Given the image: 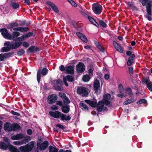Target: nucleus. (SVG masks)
<instances>
[{
    "label": "nucleus",
    "instance_id": "f257e3e1",
    "mask_svg": "<svg viewBox=\"0 0 152 152\" xmlns=\"http://www.w3.org/2000/svg\"><path fill=\"white\" fill-rule=\"evenodd\" d=\"M34 142L32 141L28 144L20 147V149H18L10 144L8 143V145L3 142L0 143V148L2 149H6L8 148L9 151L12 152H29L31 151L34 145Z\"/></svg>",
    "mask_w": 152,
    "mask_h": 152
},
{
    "label": "nucleus",
    "instance_id": "f03ea898",
    "mask_svg": "<svg viewBox=\"0 0 152 152\" xmlns=\"http://www.w3.org/2000/svg\"><path fill=\"white\" fill-rule=\"evenodd\" d=\"M49 113L51 117L57 119L61 118V120L63 121H69L71 119V116L69 115H68L66 116L65 114L57 111L54 112L50 111Z\"/></svg>",
    "mask_w": 152,
    "mask_h": 152
},
{
    "label": "nucleus",
    "instance_id": "7ed1b4c3",
    "mask_svg": "<svg viewBox=\"0 0 152 152\" xmlns=\"http://www.w3.org/2000/svg\"><path fill=\"white\" fill-rule=\"evenodd\" d=\"M48 71L46 68H44L42 70L41 67L39 68L37 73V80L38 83L40 82L41 80V74L43 76H45L48 73Z\"/></svg>",
    "mask_w": 152,
    "mask_h": 152
},
{
    "label": "nucleus",
    "instance_id": "20e7f679",
    "mask_svg": "<svg viewBox=\"0 0 152 152\" xmlns=\"http://www.w3.org/2000/svg\"><path fill=\"white\" fill-rule=\"evenodd\" d=\"M77 92V94L82 95L83 96H86L88 94V88L83 86H78Z\"/></svg>",
    "mask_w": 152,
    "mask_h": 152
},
{
    "label": "nucleus",
    "instance_id": "39448f33",
    "mask_svg": "<svg viewBox=\"0 0 152 152\" xmlns=\"http://www.w3.org/2000/svg\"><path fill=\"white\" fill-rule=\"evenodd\" d=\"M42 141L43 140L42 138H39L37 143V146L40 149L42 150L46 149L48 145V143L47 141H44L43 143H41Z\"/></svg>",
    "mask_w": 152,
    "mask_h": 152
},
{
    "label": "nucleus",
    "instance_id": "423d86ee",
    "mask_svg": "<svg viewBox=\"0 0 152 152\" xmlns=\"http://www.w3.org/2000/svg\"><path fill=\"white\" fill-rule=\"evenodd\" d=\"M102 7L100 4H93L92 6V9L96 15L100 14L102 11Z\"/></svg>",
    "mask_w": 152,
    "mask_h": 152
},
{
    "label": "nucleus",
    "instance_id": "0eeeda50",
    "mask_svg": "<svg viewBox=\"0 0 152 152\" xmlns=\"http://www.w3.org/2000/svg\"><path fill=\"white\" fill-rule=\"evenodd\" d=\"M58 99V96L56 94H52L49 95L47 98V102L49 104L54 103Z\"/></svg>",
    "mask_w": 152,
    "mask_h": 152
},
{
    "label": "nucleus",
    "instance_id": "6e6552de",
    "mask_svg": "<svg viewBox=\"0 0 152 152\" xmlns=\"http://www.w3.org/2000/svg\"><path fill=\"white\" fill-rule=\"evenodd\" d=\"M0 32L4 38L8 39H10L11 37V34L8 33V30L6 28H2L1 29Z\"/></svg>",
    "mask_w": 152,
    "mask_h": 152
},
{
    "label": "nucleus",
    "instance_id": "1a4fd4ad",
    "mask_svg": "<svg viewBox=\"0 0 152 152\" xmlns=\"http://www.w3.org/2000/svg\"><path fill=\"white\" fill-rule=\"evenodd\" d=\"M85 67L84 64L81 62L78 63L76 66V70L78 73H82L85 70Z\"/></svg>",
    "mask_w": 152,
    "mask_h": 152
},
{
    "label": "nucleus",
    "instance_id": "9d476101",
    "mask_svg": "<svg viewBox=\"0 0 152 152\" xmlns=\"http://www.w3.org/2000/svg\"><path fill=\"white\" fill-rule=\"evenodd\" d=\"M14 52H10L7 53H1L0 54V61H3L4 59L9 58L10 57L13 56Z\"/></svg>",
    "mask_w": 152,
    "mask_h": 152
},
{
    "label": "nucleus",
    "instance_id": "9b49d317",
    "mask_svg": "<svg viewBox=\"0 0 152 152\" xmlns=\"http://www.w3.org/2000/svg\"><path fill=\"white\" fill-rule=\"evenodd\" d=\"M33 34V32H29L26 34L23 35L22 36L18 37L19 42H21L23 40L30 37L32 36Z\"/></svg>",
    "mask_w": 152,
    "mask_h": 152
},
{
    "label": "nucleus",
    "instance_id": "f8f14e48",
    "mask_svg": "<svg viewBox=\"0 0 152 152\" xmlns=\"http://www.w3.org/2000/svg\"><path fill=\"white\" fill-rule=\"evenodd\" d=\"M93 86L95 92L97 93L100 87V83L98 80L96 79L94 80Z\"/></svg>",
    "mask_w": 152,
    "mask_h": 152
},
{
    "label": "nucleus",
    "instance_id": "ddd939ff",
    "mask_svg": "<svg viewBox=\"0 0 152 152\" xmlns=\"http://www.w3.org/2000/svg\"><path fill=\"white\" fill-rule=\"evenodd\" d=\"M40 50V49L39 48L35 46L32 45L28 48L27 52L29 53H35Z\"/></svg>",
    "mask_w": 152,
    "mask_h": 152
},
{
    "label": "nucleus",
    "instance_id": "4468645a",
    "mask_svg": "<svg viewBox=\"0 0 152 152\" xmlns=\"http://www.w3.org/2000/svg\"><path fill=\"white\" fill-rule=\"evenodd\" d=\"M12 124L9 122H6L4 125V129L6 132H11L12 129Z\"/></svg>",
    "mask_w": 152,
    "mask_h": 152
},
{
    "label": "nucleus",
    "instance_id": "2eb2a0df",
    "mask_svg": "<svg viewBox=\"0 0 152 152\" xmlns=\"http://www.w3.org/2000/svg\"><path fill=\"white\" fill-rule=\"evenodd\" d=\"M12 131H19L22 130L21 126L18 124L16 123L12 124Z\"/></svg>",
    "mask_w": 152,
    "mask_h": 152
},
{
    "label": "nucleus",
    "instance_id": "dca6fc26",
    "mask_svg": "<svg viewBox=\"0 0 152 152\" xmlns=\"http://www.w3.org/2000/svg\"><path fill=\"white\" fill-rule=\"evenodd\" d=\"M74 66L71 65L68 66L66 67V73L71 75L74 73Z\"/></svg>",
    "mask_w": 152,
    "mask_h": 152
},
{
    "label": "nucleus",
    "instance_id": "f3484780",
    "mask_svg": "<svg viewBox=\"0 0 152 152\" xmlns=\"http://www.w3.org/2000/svg\"><path fill=\"white\" fill-rule=\"evenodd\" d=\"M47 4L51 7L55 12L58 13L59 12L58 7L53 2L50 1H48L47 2Z\"/></svg>",
    "mask_w": 152,
    "mask_h": 152
},
{
    "label": "nucleus",
    "instance_id": "a211bd4d",
    "mask_svg": "<svg viewBox=\"0 0 152 152\" xmlns=\"http://www.w3.org/2000/svg\"><path fill=\"white\" fill-rule=\"evenodd\" d=\"M96 107H97V110L98 112H102L104 107V104L103 101H99Z\"/></svg>",
    "mask_w": 152,
    "mask_h": 152
},
{
    "label": "nucleus",
    "instance_id": "6ab92c4d",
    "mask_svg": "<svg viewBox=\"0 0 152 152\" xmlns=\"http://www.w3.org/2000/svg\"><path fill=\"white\" fill-rule=\"evenodd\" d=\"M62 111L64 113H68L70 111V108L69 105L66 104L63 105L61 107Z\"/></svg>",
    "mask_w": 152,
    "mask_h": 152
},
{
    "label": "nucleus",
    "instance_id": "aec40b11",
    "mask_svg": "<svg viewBox=\"0 0 152 152\" xmlns=\"http://www.w3.org/2000/svg\"><path fill=\"white\" fill-rule=\"evenodd\" d=\"M85 102L93 107H96L98 104L96 101H91L89 100H85Z\"/></svg>",
    "mask_w": 152,
    "mask_h": 152
},
{
    "label": "nucleus",
    "instance_id": "412c9836",
    "mask_svg": "<svg viewBox=\"0 0 152 152\" xmlns=\"http://www.w3.org/2000/svg\"><path fill=\"white\" fill-rule=\"evenodd\" d=\"M135 57V55L134 54H132L128 58L127 63V64L128 66H130L132 64L134 61V58Z\"/></svg>",
    "mask_w": 152,
    "mask_h": 152
},
{
    "label": "nucleus",
    "instance_id": "4be33fe9",
    "mask_svg": "<svg viewBox=\"0 0 152 152\" xmlns=\"http://www.w3.org/2000/svg\"><path fill=\"white\" fill-rule=\"evenodd\" d=\"M22 42H20L12 44L11 50L19 48L22 45Z\"/></svg>",
    "mask_w": 152,
    "mask_h": 152
},
{
    "label": "nucleus",
    "instance_id": "5701e85b",
    "mask_svg": "<svg viewBox=\"0 0 152 152\" xmlns=\"http://www.w3.org/2000/svg\"><path fill=\"white\" fill-rule=\"evenodd\" d=\"M20 35V33L19 32L17 31H13L12 33V35L11 34V38L10 40L13 39L17 38Z\"/></svg>",
    "mask_w": 152,
    "mask_h": 152
},
{
    "label": "nucleus",
    "instance_id": "b1692460",
    "mask_svg": "<svg viewBox=\"0 0 152 152\" xmlns=\"http://www.w3.org/2000/svg\"><path fill=\"white\" fill-rule=\"evenodd\" d=\"M23 134H18L15 136H12L11 138L13 140H19L23 137Z\"/></svg>",
    "mask_w": 152,
    "mask_h": 152
},
{
    "label": "nucleus",
    "instance_id": "393cba45",
    "mask_svg": "<svg viewBox=\"0 0 152 152\" xmlns=\"http://www.w3.org/2000/svg\"><path fill=\"white\" fill-rule=\"evenodd\" d=\"M112 99V98L111 97V96L110 94L109 93H107L104 94L103 96V98L102 101H104L105 100H111Z\"/></svg>",
    "mask_w": 152,
    "mask_h": 152
},
{
    "label": "nucleus",
    "instance_id": "a878e982",
    "mask_svg": "<svg viewBox=\"0 0 152 152\" xmlns=\"http://www.w3.org/2000/svg\"><path fill=\"white\" fill-rule=\"evenodd\" d=\"M95 44L96 47L99 50L102 52H104V49L103 47L101 45L99 42L95 41Z\"/></svg>",
    "mask_w": 152,
    "mask_h": 152
},
{
    "label": "nucleus",
    "instance_id": "bb28decb",
    "mask_svg": "<svg viewBox=\"0 0 152 152\" xmlns=\"http://www.w3.org/2000/svg\"><path fill=\"white\" fill-rule=\"evenodd\" d=\"M18 26L19 24L17 22H12L9 23L7 28L8 29H10L14 27H18Z\"/></svg>",
    "mask_w": 152,
    "mask_h": 152
},
{
    "label": "nucleus",
    "instance_id": "cd10ccee",
    "mask_svg": "<svg viewBox=\"0 0 152 152\" xmlns=\"http://www.w3.org/2000/svg\"><path fill=\"white\" fill-rule=\"evenodd\" d=\"M140 124V121H134L133 122V126L132 127V129L134 130L136 129H137V127Z\"/></svg>",
    "mask_w": 152,
    "mask_h": 152
},
{
    "label": "nucleus",
    "instance_id": "c85d7f7f",
    "mask_svg": "<svg viewBox=\"0 0 152 152\" xmlns=\"http://www.w3.org/2000/svg\"><path fill=\"white\" fill-rule=\"evenodd\" d=\"M79 104L80 108L82 110L87 111L88 109V107L85 104L80 102Z\"/></svg>",
    "mask_w": 152,
    "mask_h": 152
},
{
    "label": "nucleus",
    "instance_id": "c756f323",
    "mask_svg": "<svg viewBox=\"0 0 152 152\" xmlns=\"http://www.w3.org/2000/svg\"><path fill=\"white\" fill-rule=\"evenodd\" d=\"M134 99L131 98L127 100L124 102L123 104L124 105H126L128 104L133 103L135 101Z\"/></svg>",
    "mask_w": 152,
    "mask_h": 152
},
{
    "label": "nucleus",
    "instance_id": "7c9ffc66",
    "mask_svg": "<svg viewBox=\"0 0 152 152\" xmlns=\"http://www.w3.org/2000/svg\"><path fill=\"white\" fill-rule=\"evenodd\" d=\"M82 79L84 82H87L90 80L91 77L89 75L86 74L83 76Z\"/></svg>",
    "mask_w": 152,
    "mask_h": 152
},
{
    "label": "nucleus",
    "instance_id": "2f4dec72",
    "mask_svg": "<svg viewBox=\"0 0 152 152\" xmlns=\"http://www.w3.org/2000/svg\"><path fill=\"white\" fill-rule=\"evenodd\" d=\"M64 77L67 80L70 82H72L74 81V77L69 75H68L65 77Z\"/></svg>",
    "mask_w": 152,
    "mask_h": 152
},
{
    "label": "nucleus",
    "instance_id": "473e14b6",
    "mask_svg": "<svg viewBox=\"0 0 152 152\" xmlns=\"http://www.w3.org/2000/svg\"><path fill=\"white\" fill-rule=\"evenodd\" d=\"M11 5L13 9L15 10L19 7V4L16 2H12Z\"/></svg>",
    "mask_w": 152,
    "mask_h": 152
},
{
    "label": "nucleus",
    "instance_id": "72a5a7b5",
    "mask_svg": "<svg viewBox=\"0 0 152 152\" xmlns=\"http://www.w3.org/2000/svg\"><path fill=\"white\" fill-rule=\"evenodd\" d=\"M49 152H58V149L54 147L50 146L49 147Z\"/></svg>",
    "mask_w": 152,
    "mask_h": 152
},
{
    "label": "nucleus",
    "instance_id": "f704fd0d",
    "mask_svg": "<svg viewBox=\"0 0 152 152\" xmlns=\"http://www.w3.org/2000/svg\"><path fill=\"white\" fill-rule=\"evenodd\" d=\"M102 101L104 104V105L105 104L106 106L110 107L111 106L112 103L109 100H105Z\"/></svg>",
    "mask_w": 152,
    "mask_h": 152
},
{
    "label": "nucleus",
    "instance_id": "c9c22d12",
    "mask_svg": "<svg viewBox=\"0 0 152 152\" xmlns=\"http://www.w3.org/2000/svg\"><path fill=\"white\" fill-rule=\"evenodd\" d=\"M11 45L12 42H7L4 43V45L6 46L10 51L11 50Z\"/></svg>",
    "mask_w": 152,
    "mask_h": 152
},
{
    "label": "nucleus",
    "instance_id": "e433bc0d",
    "mask_svg": "<svg viewBox=\"0 0 152 152\" xmlns=\"http://www.w3.org/2000/svg\"><path fill=\"white\" fill-rule=\"evenodd\" d=\"M29 30V28L28 27H20V31L22 32H26Z\"/></svg>",
    "mask_w": 152,
    "mask_h": 152
},
{
    "label": "nucleus",
    "instance_id": "4c0bfd02",
    "mask_svg": "<svg viewBox=\"0 0 152 152\" xmlns=\"http://www.w3.org/2000/svg\"><path fill=\"white\" fill-rule=\"evenodd\" d=\"M149 80L147 78H144L142 80V83L143 84L145 83L147 85V87L148 88V84L149 83H151V82H148Z\"/></svg>",
    "mask_w": 152,
    "mask_h": 152
},
{
    "label": "nucleus",
    "instance_id": "58836bf2",
    "mask_svg": "<svg viewBox=\"0 0 152 152\" xmlns=\"http://www.w3.org/2000/svg\"><path fill=\"white\" fill-rule=\"evenodd\" d=\"M147 103V101L145 99H140L137 102V103L138 104H142V103L145 104Z\"/></svg>",
    "mask_w": 152,
    "mask_h": 152
},
{
    "label": "nucleus",
    "instance_id": "ea45409f",
    "mask_svg": "<svg viewBox=\"0 0 152 152\" xmlns=\"http://www.w3.org/2000/svg\"><path fill=\"white\" fill-rule=\"evenodd\" d=\"M25 53V50L23 49H21L17 52V54L18 56H22Z\"/></svg>",
    "mask_w": 152,
    "mask_h": 152
},
{
    "label": "nucleus",
    "instance_id": "a19ab883",
    "mask_svg": "<svg viewBox=\"0 0 152 152\" xmlns=\"http://www.w3.org/2000/svg\"><path fill=\"white\" fill-rule=\"evenodd\" d=\"M126 91L128 92V95L131 97L133 95V94L131 89L130 88H127L126 90Z\"/></svg>",
    "mask_w": 152,
    "mask_h": 152
},
{
    "label": "nucleus",
    "instance_id": "79ce46f5",
    "mask_svg": "<svg viewBox=\"0 0 152 152\" xmlns=\"http://www.w3.org/2000/svg\"><path fill=\"white\" fill-rule=\"evenodd\" d=\"M31 140L30 137L29 136L26 137L22 141L24 144H26V143L28 142Z\"/></svg>",
    "mask_w": 152,
    "mask_h": 152
},
{
    "label": "nucleus",
    "instance_id": "37998d69",
    "mask_svg": "<svg viewBox=\"0 0 152 152\" xmlns=\"http://www.w3.org/2000/svg\"><path fill=\"white\" fill-rule=\"evenodd\" d=\"M100 24L103 28H106L107 26V24L102 20H100L99 22Z\"/></svg>",
    "mask_w": 152,
    "mask_h": 152
},
{
    "label": "nucleus",
    "instance_id": "c03bdc74",
    "mask_svg": "<svg viewBox=\"0 0 152 152\" xmlns=\"http://www.w3.org/2000/svg\"><path fill=\"white\" fill-rule=\"evenodd\" d=\"M147 5L146 6V8H151L152 6V1L148 0L147 2Z\"/></svg>",
    "mask_w": 152,
    "mask_h": 152
},
{
    "label": "nucleus",
    "instance_id": "a18cd8bd",
    "mask_svg": "<svg viewBox=\"0 0 152 152\" xmlns=\"http://www.w3.org/2000/svg\"><path fill=\"white\" fill-rule=\"evenodd\" d=\"M63 102L64 103L68 104L70 103V102L69 99L67 96H66L64 99H63Z\"/></svg>",
    "mask_w": 152,
    "mask_h": 152
},
{
    "label": "nucleus",
    "instance_id": "49530a36",
    "mask_svg": "<svg viewBox=\"0 0 152 152\" xmlns=\"http://www.w3.org/2000/svg\"><path fill=\"white\" fill-rule=\"evenodd\" d=\"M54 88L56 91H62V87L60 86H54Z\"/></svg>",
    "mask_w": 152,
    "mask_h": 152
},
{
    "label": "nucleus",
    "instance_id": "de8ad7c7",
    "mask_svg": "<svg viewBox=\"0 0 152 152\" xmlns=\"http://www.w3.org/2000/svg\"><path fill=\"white\" fill-rule=\"evenodd\" d=\"M118 90L119 92L120 93H122L123 91V87L122 85L121 84H119L118 86Z\"/></svg>",
    "mask_w": 152,
    "mask_h": 152
},
{
    "label": "nucleus",
    "instance_id": "09e8293b",
    "mask_svg": "<svg viewBox=\"0 0 152 152\" xmlns=\"http://www.w3.org/2000/svg\"><path fill=\"white\" fill-rule=\"evenodd\" d=\"M59 96L62 99H64L65 97H66V95L65 94L60 92L59 94Z\"/></svg>",
    "mask_w": 152,
    "mask_h": 152
},
{
    "label": "nucleus",
    "instance_id": "8fccbe9b",
    "mask_svg": "<svg viewBox=\"0 0 152 152\" xmlns=\"http://www.w3.org/2000/svg\"><path fill=\"white\" fill-rule=\"evenodd\" d=\"M10 50L8 48H7V47H4L2 48L1 50V52H7L10 51Z\"/></svg>",
    "mask_w": 152,
    "mask_h": 152
},
{
    "label": "nucleus",
    "instance_id": "3c124183",
    "mask_svg": "<svg viewBox=\"0 0 152 152\" xmlns=\"http://www.w3.org/2000/svg\"><path fill=\"white\" fill-rule=\"evenodd\" d=\"M80 39L85 43L88 42L87 38L84 35L82 37V38H81Z\"/></svg>",
    "mask_w": 152,
    "mask_h": 152
},
{
    "label": "nucleus",
    "instance_id": "603ef678",
    "mask_svg": "<svg viewBox=\"0 0 152 152\" xmlns=\"http://www.w3.org/2000/svg\"><path fill=\"white\" fill-rule=\"evenodd\" d=\"M22 44L23 46V47L26 48L28 47L29 46V44L28 42L25 41L22 43Z\"/></svg>",
    "mask_w": 152,
    "mask_h": 152
},
{
    "label": "nucleus",
    "instance_id": "864d4df0",
    "mask_svg": "<svg viewBox=\"0 0 152 152\" xmlns=\"http://www.w3.org/2000/svg\"><path fill=\"white\" fill-rule=\"evenodd\" d=\"M81 14L84 17L86 18H88V17L89 16L88 14L84 11H81Z\"/></svg>",
    "mask_w": 152,
    "mask_h": 152
},
{
    "label": "nucleus",
    "instance_id": "5fc2aeb1",
    "mask_svg": "<svg viewBox=\"0 0 152 152\" xmlns=\"http://www.w3.org/2000/svg\"><path fill=\"white\" fill-rule=\"evenodd\" d=\"M146 11L148 14L149 15H151V8H146Z\"/></svg>",
    "mask_w": 152,
    "mask_h": 152
},
{
    "label": "nucleus",
    "instance_id": "6e6d98bb",
    "mask_svg": "<svg viewBox=\"0 0 152 152\" xmlns=\"http://www.w3.org/2000/svg\"><path fill=\"white\" fill-rule=\"evenodd\" d=\"M113 44L114 47L115 49L118 48L120 46L119 44L115 41H113Z\"/></svg>",
    "mask_w": 152,
    "mask_h": 152
},
{
    "label": "nucleus",
    "instance_id": "4d7b16f0",
    "mask_svg": "<svg viewBox=\"0 0 152 152\" xmlns=\"http://www.w3.org/2000/svg\"><path fill=\"white\" fill-rule=\"evenodd\" d=\"M60 70L62 72L66 71V67H65L63 65H61L59 67Z\"/></svg>",
    "mask_w": 152,
    "mask_h": 152
},
{
    "label": "nucleus",
    "instance_id": "13d9d810",
    "mask_svg": "<svg viewBox=\"0 0 152 152\" xmlns=\"http://www.w3.org/2000/svg\"><path fill=\"white\" fill-rule=\"evenodd\" d=\"M76 35H77V37L80 39L81 38H82V37H83V35H83L82 33H81L80 32H76Z\"/></svg>",
    "mask_w": 152,
    "mask_h": 152
},
{
    "label": "nucleus",
    "instance_id": "bf43d9fd",
    "mask_svg": "<svg viewBox=\"0 0 152 152\" xmlns=\"http://www.w3.org/2000/svg\"><path fill=\"white\" fill-rule=\"evenodd\" d=\"M14 144L16 145H20L23 144V143L22 142V141L14 142Z\"/></svg>",
    "mask_w": 152,
    "mask_h": 152
},
{
    "label": "nucleus",
    "instance_id": "052dcab7",
    "mask_svg": "<svg viewBox=\"0 0 152 152\" xmlns=\"http://www.w3.org/2000/svg\"><path fill=\"white\" fill-rule=\"evenodd\" d=\"M117 51L121 53H122L123 52V50L121 46L119 47L118 48L116 49Z\"/></svg>",
    "mask_w": 152,
    "mask_h": 152
},
{
    "label": "nucleus",
    "instance_id": "680f3d73",
    "mask_svg": "<svg viewBox=\"0 0 152 152\" xmlns=\"http://www.w3.org/2000/svg\"><path fill=\"white\" fill-rule=\"evenodd\" d=\"M93 70L91 68H90L89 69L88 71V73L89 74V75L90 76H92L93 75Z\"/></svg>",
    "mask_w": 152,
    "mask_h": 152
},
{
    "label": "nucleus",
    "instance_id": "e2e57ef3",
    "mask_svg": "<svg viewBox=\"0 0 152 152\" xmlns=\"http://www.w3.org/2000/svg\"><path fill=\"white\" fill-rule=\"evenodd\" d=\"M56 104L57 105H59L61 107L63 106V103L62 101H57L56 102Z\"/></svg>",
    "mask_w": 152,
    "mask_h": 152
},
{
    "label": "nucleus",
    "instance_id": "0e129e2a",
    "mask_svg": "<svg viewBox=\"0 0 152 152\" xmlns=\"http://www.w3.org/2000/svg\"><path fill=\"white\" fill-rule=\"evenodd\" d=\"M11 113L14 115H16L19 116L20 115V114L14 111L13 110H12L11 112Z\"/></svg>",
    "mask_w": 152,
    "mask_h": 152
},
{
    "label": "nucleus",
    "instance_id": "69168bd1",
    "mask_svg": "<svg viewBox=\"0 0 152 152\" xmlns=\"http://www.w3.org/2000/svg\"><path fill=\"white\" fill-rule=\"evenodd\" d=\"M51 108L54 110H57L58 108V107L56 105H53L51 107Z\"/></svg>",
    "mask_w": 152,
    "mask_h": 152
},
{
    "label": "nucleus",
    "instance_id": "338daca9",
    "mask_svg": "<svg viewBox=\"0 0 152 152\" xmlns=\"http://www.w3.org/2000/svg\"><path fill=\"white\" fill-rule=\"evenodd\" d=\"M52 83L53 85H57L59 83V82L58 80H55L52 81Z\"/></svg>",
    "mask_w": 152,
    "mask_h": 152
},
{
    "label": "nucleus",
    "instance_id": "774afa93",
    "mask_svg": "<svg viewBox=\"0 0 152 152\" xmlns=\"http://www.w3.org/2000/svg\"><path fill=\"white\" fill-rule=\"evenodd\" d=\"M148 86V90L151 91H152V85L151 83H149Z\"/></svg>",
    "mask_w": 152,
    "mask_h": 152
}]
</instances>
